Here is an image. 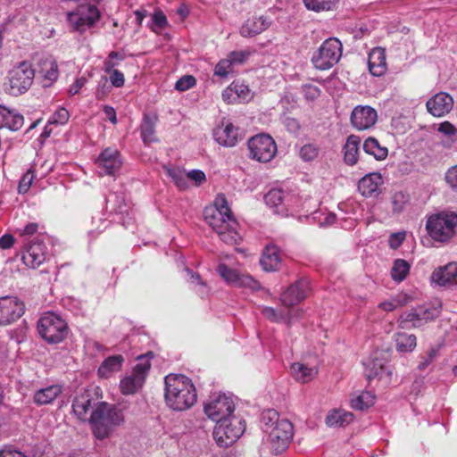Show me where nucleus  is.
<instances>
[{
    "mask_svg": "<svg viewBox=\"0 0 457 457\" xmlns=\"http://www.w3.org/2000/svg\"><path fill=\"white\" fill-rule=\"evenodd\" d=\"M384 179L379 172H370L358 182V190L365 197H377L382 192Z\"/></svg>",
    "mask_w": 457,
    "mask_h": 457,
    "instance_id": "aec40b11",
    "label": "nucleus"
},
{
    "mask_svg": "<svg viewBox=\"0 0 457 457\" xmlns=\"http://www.w3.org/2000/svg\"><path fill=\"white\" fill-rule=\"evenodd\" d=\"M46 259V246L40 241H32L25 248L21 255L24 265L30 269H37Z\"/></svg>",
    "mask_w": 457,
    "mask_h": 457,
    "instance_id": "f3484780",
    "label": "nucleus"
},
{
    "mask_svg": "<svg viewBox=\"0 0 457 457\" xmlns=\"http://www.w3.org/2000/svg\"><path fill=\"white\" fill-rule=\"evenodd\" d=\"M380 353H375L374 355L363 364L365 366V375L368 379L382 376L386 371V361L379 357Z\"/></svg>",
    "mask_w": 457,
    "mask_h": 457,
    "instance_id": "2f4dec72",
    "label": "nucleus"
},
{
    "mask_svg": "<svg viewBox=\"0 0 457 457\" xmlns=\"http://www.w3.org/2000/svg\"><path fill=\"white\" fill-rule=\"evenodd\" d=\"M280 420L278 413L275 410L270 409L263 411L262 414V423L264 432L268 434L272 427L277 425Z\"/></svg>",
    "mask_w": 457,
    "mask_h": 457,
    "instance_id": "8fccbe9b",
    "label": "nucleus"
},
{
    "mask_svg": "<svg viewBox=\"0 0 457 457\" xmlns=\"http://www.w3.org/2000/svg\"><path fill=\"white\" fill-rule=\"evenodd\" d=\"M260 263L266 271L278 270L281 263L280 251L278 246L268 245L263 250Z\"/></svg>",
    "mask_w": 457,
    "mask_h": 457,
    "instance_id": "cd10ccee",
    "label": "nucleus"
},
{
    "mask_svg": "<svg viewBox=\"0 0 457 457\" xmlns=\"http://www.w3.org/2000/svg\"><path fill=\"white\" fill-rule=\"evenodd\" d=\"M188 180L194 181L196 186H200L206 180V176L201 170H192L187 172Z\"/></svg>",
    "mask_w": 457,
    "mask_h": 457,
    "instance_id": "338daca9",
    "label": "nucleus"
},
{
    "mask_svg": "<svg viewBox=\"0 0 457 457\" xmlns=\"http://www.w3.org/2000/svg\"><path fill=\"white\" fill-rule=\"evenodd\" d=\"M438 315L436 308L420 306L403 312L398 319L399 327L403 329L419 328L434 320Z\"/></svg>",
    "mask_w": 457,
    "mask_h": 457,
    "instance_id": "ddd939ff",
    "label": "nucleus"
},
{
    "mask_svg": "<svg viewBox=\"0 0 457 457\" xmlns=\"http://www.w3.org/2000/svg\"><path fill=\"white\" fill-rule=\"evenodd\" d=\"M353 414L343 409H335L328 412L326 417V424L328 427H345L353 420Z\"/></svg>",
    "mask_w": 457,
    "mask_h": 457,
    "instance_id": "473e14b6",
    "label": "nucleus"
},
{
    "mask_svg": "<svg viewBox=\"0 0 457 457\" xmlns=\"http://www.w3.org/2000/svg\"><path fill=\"white\" fill-rule=\"evenodd\" d=\"M217 272L230 286L236 287H247L252 290H258L259 283L250 275L241 274L237 270L220 263L217 267Z\"/></svg>",
    "mask_w": 457,
    "mask_h": 457,
    "instance_id": "dca6fc26",
    "label": "nucleus"
},
{
    "mask_svg": "<svg viewBox=\"0 0 457 457\" xmlns=\"http://www.w3.org/2000/svg\"><path fill=\"white\" fill-rule=\"evenodd\" d=\"M96 223H99V225L97 226V228H92L88 231L89 236L96 237V235H98L99 233L104 231L108 227V224H109V222L105 219H103L101 217H97V218L93 217L92 224L95 225Z\"/></svg>",
    "mask_w": 457,
    "mask_h": 457,
    "instance_id": "0e129e2a",
    "label": "nucleus"
},
{
    "mask_svg": "<svg viewBox=\"0 0 457 457\" xmlns=\"http://www.w3.org/2000/svg\"><path fill=\"white\" fill-rule=\"evenodd\" d=\"M286 192L287 191L280 188H272L264 196L267 205L274 208L275 212L278 214L285 212V207H283V205Z\"/></svg>",
    "mask_w": 457,
    "mask_h": 457,
    "instance_id": "e433bc0d",
    "label": "nucleus"
},
{
    "mask_svg": "<svg viewBox=\"0 0 457 457\" xmlns=\"http://www.w3.org/2000/svg\"><path fill=\"white\" fill-rule=\"evenodd\" d=\"M204 410L207 417L216 423L226 421L229 417L235 416V403L226 394L213 395L204 403Z\"/></svg>",
    "mask_w": 457,
    "mask_h": 457,
    "instance_id": "1a4fd4ad",
    "label": "nucleus"
},
{
    "mask_svg": "<svg viewBox=\"0 0 457 457\" xmlns=\"http://www.w3.org/2000/svg\"><path fill=\"white\" fill-rule=\"evenodd\" d=\"M37 331L48 344H58L67 337L69 327L60 315L48 312L38 320Z\"/></svg>",
    "mask_w": 457,
    "mask_h": 457,
    "instance_id": "423d86ee",
    "label": "nucleus"
},
{
    "mask_svg": "<svg viewBox=\"0 0 457 457\" xmlns=\"http://www.w3.org/2000/svg\"><path fill=\"white\" fill-rule=\"evenodd\" d=\"M305 205L306 201L302 202L301 198L297 195L287 191L283 205V207H285V212L281 213V215H294L298 212L300 207L302 209H305Z\"/></svg>",
    "mask_w": 457,
    "mask_h": 457,
    "instance_id": "a19ab883",
    "label": "nucleus"
},
{
    "mask_svg": "<svg viewBox=\"0 0 457 457\" xmlns=\"http://www.w3.org/2000/svg\"><path fill=\"white\" fill-rule=\"evenodd\" d=\"M186 271L189 276L188 281L191 284L199 286L200 289H199L198 293L202 296L205 295L208 293V288H207L206 283L202 280L200 275L197 273H195L192 270H190L188 268L186 269Z\"/></svg>",
    "mask_w": 457,
    "mask_h": 457,
    "instance_id": "4d7b16f0",
    "label": "nucleus"
},
{
    "mask_svg": "<svg viewBox=\"0 0 457 457\" xmlns=\"http://www.w3.org/2000/svg\"><path fill=\"white\" fill-rule=\"evenodd\" d=\"M38 64V73L43 78L42 86L48 87L58 79L59 71L57 62L52 56H46L41 58Z\"/></svg>",
    "mask_w": 457,
    "mask_h": 457,
    "instance_id": "bb28decb",
    "label": "nucleus"
},
{
    "mask_svg": "<svg viewBox=\"0 0 457 457\" xmlns=\"http://www.w3.org/2000/svg\"><path fill=\"white\" fill-rule=\"evenodd\" d=\"M395 337V347L399 353L412 352L417 345L416 337L404 332H397Z\"/></svg>",
    "mask_w": 457,
    "mask_h": 457,
    "instance_id": "58836bf2",
    "label": "nucleus"
},
{
    "mask_svg": "<svg viewBox=\"0 0 457 457\" xmlns=\"http://www.w3.org/2000/svg\"><path fill=\"white\" fill-rule=\"evenodd\" d=\"M309 289L307 278L298 279L281 294L280 301L286 307L296 305L306 297Z\"/></svg>",
    "mask_w": 457,
    "mask_h": 457,
    "instance_id": "6ab92c4d",
    "label": "nucleus"
},
{
    "mask_svg": "<svg viewBox=\"0 0 457 457\" xmlns=\"http://www.w3.org/2000/svg\"><path fill=\"white\" fill-rule=\"evenodd\" d=\"M361 138L357 136L351 135L344 146V159L348 165H354L358 161L359 145Z\"/></svg>",
    "mask_w": 457,
    "mask_h": 457,
    "instance_id": "c9c22d12",
    "label": "nucleus"
},
{
    "mask_svg": "<svg viewBox=\"0 0 457 457\" xmlns=\"http://www.w3.org/2000/svg\"><path fill=\"white\" fill-rule=\"evenodd\" d=\"M204 219L224 243L237 245L241 240L237 231L238 222L228 207L224 195H218L213 205L205 208Z\"/></svg>",
    "mask_w": 457,
    "mask_h": 457,
    "instance_id": "f257e3e1",
    "label": "nucleus"
},
{
    "mask_svg": "<svg viewBox=\"0 0 457 457\" xmlns=\"http://www.w3.org/2000/svg\"><path fill=\"white\" fill-rule=\"evenodd\" d=\"M253 97L249 87L244 83L234 81L222 92V98L225 102L231 104L235 102H248Z\"/></svg>",
    "mask_w": 457,
    "mask_h": 457,
    "instance_id": "b1692460",
    "label": "nucleus"
},
{
    "mask_svg": "<svg viewBox=\"0 0 457 457\" xmlns=\"http://www.w3.org/2000/svg\"><path fill=\"white\" fill-rule=\"evenodd\" d=\"M0 457H27L22 452L12 448L5 447L0 450Z\"/></svg>",
    "mask_w": 457,
    "mask_h": 457,
    "instance_id": "774afa93",
    "label": "nucleus"
},
{
    "mask_svg": "<svg viewBox=\"0 0 457 457\" xmlns=\"http://www.w3.org/2000/svg\"><path fill=\"white\" fill-rule=\"evenodd\" d=\"M293 378L300 383H308L312 380L318 373L314 367H309L301 362H295L290 367Z\"/></svg>",
    "mask_w": 457,
    "mask_h": 457,
    "instance_id": "72a5a7b5",
    "label": "nucleus"
},
{
    "mask_svg": "<svg viewBox=\"0 0 457 457\" xmlns=\"http://www.w3.org/2000/svg\"><path fill=\"white\" fill-rule=\"evenodd\" d=\"M233 71V65L228 58L221 59L215 66L214 75L226 78Z\"/></svg>",
    "mask_w": 457,
    "mask_h": 457,
    "instance_id": "5fc2aeb1",
    "label": "nucleus"
},
{
    "mask_svg": "<svg viewBox=\"0 0 457 457\" xmlns=\"http://www.w3.org/2000/svg\"><path fill=\"white\" fill-rule=\"evenodd\" d=\"M25 312V304L16 296L0 297V327L19 320Z\"/></svg>",
    "mask_w": 457,
    "mask_h": 457,
    "instance_id": "4468645a",
    "label": "nucleus"
},
{
    "mask_svg": "<svg viewBox=\"0 0 457 457\" xmlns=\"http://www.w3.org/2000/svg\"><path fill=\"white\" fill-rule=\"evenodd\" d=\"M342 51V43L336 37H329L313 53L312 62L318 70H328L338 62Z\"/></svg>",
    "mask_w": 457,
    "mask_h": 457,
    "instance_id": "0eeeda50",
    "label": "nucleus"
},
{
    "mask_svg": "<svg viewBox=\"0 0 457 457\" xmlns=\"http://www.w3.org/2000/svg\"><path fill=\"white\" fill-rule=\"evenodd\" d=\"M410 297L405 294L397 295L378 304V308L385 312H393L397 308L406 305L410 302Z\"/></svg>",
    "mask_w": 457,
    "mask_h": 457,
    "instance_id": "a18cd8bd",
    "label": "nucleus"
},
{
    "mask_svg": "<svg viewBox=\"0 0 457 457\" xmlns=\"http://www.w3.org/2000/svg\"><path fill=\"white\" fill-rule=\"evenodd\" d=\"M245 421L237 416L229 417L226 421L216 423L213 437L221 447L233 445L245 432Z\"/></svg>",
    "mask_w": 457,
    "mask_h": 457,
    "instance_id": "6e6552de",
    "label": "nucleus"
},
{
    "mask_svg": "<svg viewBox=\"0 0 457 457\" xmlns=\"http://www.w3.org/2000/svg\"><path fill=\"white\" fill-rule=\"evenodd\" d=\"M124 358L120 354L112 355L104 360L97 370V374L102 378H109L113 373L120 370Z\"/></svg>",
    "mask_w": 457,
    "mask_h": 457,
    "instance_id": "7c9ffc66",
    "label": "nucleus"
},
{
    "mask_svg": "<svg viewBox=\"0 0 457 457\" xmlns=\"http://www.w3.org/2000/svg\"><path fill=\"white\" fill-rule=\"evenodd\" d=\"M437 354L436 349H430L426 356L421 357V361L418 365V369L420 370H424L427 367H428L436 359Z\"/></svg>",
    "mask_w": 457,
    "mask_h": 457,
    "instance_id": "69168bd1",
    "label": "nucleus"
},
{
    "mask_svg": "<svg viewBox=\"0 0 457 457\" xmlns=\"http://www.w3.org/2000/svg\"><path fill=\"white\" fill-rule=\"evenodd\" d=\"M34 179V173L31 170H29L21 179L18 185V192L20 194H25L30 188Z\"/></svg>",
    "mask_w": 457,
    "mask_h": 457,
    "instance_id": "052dcab7",
    "label": "nucleus"
},
{
    "mask_svg": "<svg viewBox=\"0 0 457 457\" xmlns=\"http://www.w3.org/2000/svg\"><path fill=\"white\" fill-rule=\"evenodd\" d=\"M168 175L170 177L175 185L181 190L187 188V173L179 169H168Z\"/></svg>",
    "mask_w": 457,
    "mask_h": 457,
    "instance_id": "09e8293b",
    "label": "nucleus"
},
{
    "mask_svg": "<svg viewBox=\"0 0 457 457\" xmlns=\"http://www.w3.org/2000/svg\"><path fill=\"white\" fill-rule=\"evenodd\" d=\"M168 26L166 15L162 11H155L152 16V24L149 26L152 31L159 33Z\"/></svg>",
    "mask_w": 457,
    "mask_h": 457,
    "instance_id": "3c124183",
    "label": "nucleus"
},
{
    "mask_svg": "<svg viewBox=\"0 0 457 457\" xmlns=\"http://www.w3.org/2000/svg\"><path fill=\"white\" fill-rule=\"evenodd\" d=\"M23 123L24 118L21 114L0 105V129L6 128L16 131L22 127Z\"/></svg>",
    "mask_w": 457,
    "mask_h": 457,
    "instance_id": "c85d7f7f",
    "label": "nucleus"
},
{
    "mask_svg": "<svg viewBox=\"0 0 457 457\" xmlns=\"http://www.w3.org/2000/svg\"><path fill=\"white\" fill-rule=\"evenodd\" d=\"M153 357L152 352L137 357V363L120 381V390L122 395H135L143 387L151 368L150 359Z\"/></svg>",
    "mask_w": 457,
    "mask_h": 457,
    "instance_id": "39448f33",
    "label": "nucleus"
},
{
    "mask_svg": "<svg viewBox=\"0 0 457 457\" xmlns=\"http://www.w3.org/2000/svg\"><path fill=\"white\" fill-rule=\"evenodd\" d=\"M213 137L215 141L226 147L235 146L238 140L241 139V133L239 128L233 125L230 121H222L213 130Z\"/></svg>",
    "mask_w": 457,
    "mask_h": 457,
    "instance_id": "a211bd4d",
    "label": "nucleus"
},
{
    "mask_svg": "<svg viewBox=\"0 0 457 457\" xmlns=\"http://www.w3.org/2000/svg\"><path fill=\"white\" fill-rule=\"evenodd\" d=\"M62 392V386L58 384L50 385L40 388L34 393L33 402L35 404L46 405L52 403Z\"/></svg>",
    "mask_w": 457,
    "mask_h": 457,
    "instance_id": "c756f323",
    "label": "nucleus"
},
{
    "mask_svg": "<svg viewBox=\"0 0 457 457\" xmlns=\"http://www.w3.org/2000/svg\"><path fill=\"white\" fill-rule=\"evenodd\" d=\"M303 92L304 97L309 101L317 99L320 95V89L317 86L312 84L304 85L303 87Z\"/></svg>",
    "mask_w": 457,
    "mask_h": 457,
    "instance_id": "e2e57ef3",
    "label": "nucleus"
},
{
    "mask_svg": "<svg viewBox=\"0 0 457 457\" xmlns=\"http://www.w3.org/2000/svg\"><path fill=\"white\" fill-rule=\"evenodd\" d=\"M375 396L372 393L369 391H363L358 395L351 398V407L362 411L367 409L374 404Z\"/></svg>",
    "mask_w": 457,
    "mask_h": 457,
    "instance_id": "c03bdc74",
    "label": "nucleus"
},
{
    "mask_svg": "<svg viewBox=\"0 0 457 457\" xmlns=\"http://www.w3.org/2000/svg\"><path fill=\"white\" fill-rule=\"evenodd\" d=\"M410 271V264L407 261L397 259L394 262L391 269V277L396 282H402L405 279Z\"/></svg>",
    "mask_w": 457,
    "mask_h": 457,
    "instance_id": "49530a36",
    "label": "nucleus"
},
{
    "mask_svg": "<svg viewBox=\"0 0 457 457\" xmlns=\"http://www.w3.org/2000/svg\"><path fill=\"white\" fill-rule=\"evenodd\" d=\"M409 200V196L402 191L393 194L391 203L395 212H401Z\"/></svg>",
    "mask_w": 457,
    "mask_h": 457,
    "instance_id": "864d4df0",
    "label": "nucleus"
},
{
    "mask_svg": "<svg viewBox=\"0 0 457 457\" xmlns=\"http://www.w3.org/2000/svg\"><path fill=\"white\" fill-rule=\"evenodd\" d=\"M431 279L440 287H453L457 285V262H450L439 267L432 273Z\"/></svg>",
    "mask_w": 457,
    "mask_h": 457,
    "instance_id": "5701e85b",
    "label": "nucleus"
},
{
    "mask_svg": "<svg viewBox=\"0 0 457 457\" xmlns=\"http://www.w3.org/2000/svg\"><path fill=\"white\" fill-rule=\"evenodd\" d=\"M270 21L265 16H254L247 19L240 28V35L244 37H253L265 31Z\"/></svg>",
    "mask_w": 457,
    "mask_h": 457,
    "instance_id": "393cba45",
    "label": "nucleus"
},
{
    "mask_svg": "<svg viewBox=\"0 0 457 457\" xmlns=\"http://www.w3.org/2000/svg\"><path fill=\"white\" fill-rule=\"evenodd\" d=\"M370 72L375 77H380L387 71L386 51L382 47L373 48L368 57Z\"/></svg>",
    "mask_w": 457,
    "mask_h": 457,
    "instance_id": "a878e982",
    "label": "nucleus"
},
{
    "mask_svg": "<svg viewBox=\"0 0 457 457\" xmlns=\"http://www.w3.org/2000/svg\"><path fill=\"white\" fill-rule=\"evenodd\" d=\"M363 150L366 154L374 156L376 160H384L388 154L387 148L381 146L374 137H369L364 141Z\"/></svg>",
    "mask_w": 457,
    "mask_h": 457,
    "instance_id": "ea45409f",
    "label": "nucleus"
},
{
    "mask_svg": "<svg viewBox=\"0 0 457 457\" xmlns=\"http://www.w3.org/2000/svg\"><path fill=\"white\" fill-rule=\"evenodd\" d=\"M262 314L272 322H282L286 321L290 323L292 320V312L291 311H278L272 307H262L261 310Z\"/></svg>",
    "mask_w": 457,
    "mask_h": 457,
    "instance_id": "37998d69",
    "label": "nucleus"
},
{
    "mask_svg": "<svg viewBox=\"0 0 457 457\" xmlns=\"http://www.w3.org/2000/svg\"><path fill=\"white\" fill-rule=\"evenodd\" d=\"M196 83L195 77L192 75H186L180 78L175 84V88L178 91L183 92L193 87Z\"/></svg>",
    "mask_w": 457,
    "mask_h": 457,
    "instance_id": "680f3d73",
    "label": "nucleus"
},
{
    "mask_svg": "<svg viewBox=\"0 0 457 457\" xmlns=\"http://www.w3.org/2000/svg\"><path fill=\"white\" fill-rule=\"evenodd\" d=\"M90 423L93 434L97 439L108 437L116 427L122 425L125 421L123 409L105 402H101L92 411Z\"/></svg>",
    "mask_w": 457,
    "mask_h": 457,
    "instance_id": "7ed1b4c3",
    "label": "nucleus"
},
{
    "mask_svg": "<svg viewBox=\"0 0 457 457\" xmlns=\"http://www.w3.org/2000/svg\"><path fill=\"white\" fill-rule=\"evenodd\" d=\"M155 118L145 114L140 126L141 137L145 144H151L157 140L155 137Z\"/></svg>",
    "mask_w": 457,
    "mask_h": 457,
    "instance_id": "4c0bfd02",
    "label": "nucleus"
},
{
    "mask_svg": "<svg viewBox=\"0 0 457 457\" xmlns=\"http://www.w3.org/2000/svg\"><path fill=\"white\" fill-rule=\"evenodd\" d=\"M112 202H117V205L112 208L113 212L120 214L127 212L126 204L124 203V198L122 196H120L115 193H110L106 197V204H110Z\"/></svg>",
    "mask_w": 457,
    "mask_h": 457,
    "instance_id": "6e6d98bb",
    "label": "nucleus"
},
{
    "mask_svg": "<svg viewBox=\"0 0 457 457\" xmlns=\"http://www.w3.org/2000/svg\"><path fill=\"white\" fill-rule=\"evenodd\" d=\"M426 229L436 242L448 243L456 234L457 214L453 212H440L428 217Z\"/></svg>",
    "mask_w": 457,
    "mask_h": 457,
    "instance_id": "20e7f679",
    "label": "nucleus"
},
{
    "mask_svg": "<svg viewBox=\"0 0 457 457\" xmlns=\"http://www.w3.org/2000/svg\"><path fill=\"white\" fill-rule=\"evenodd\" d=\"M303 218L309 223H318L320 227H327L335 223L336 215L332 212H323L321 211L312 212L310 215H304Z\"/></svg>",
    "mask_w": 457,
    "mask_h": 457,
    "instance_id": "79ce46f5",
    "label": "nucleus"
},
{
    "mask_svg": "<svg viewBox=\"0 0 457 457\" xmlns=\"http://www.w3.org/2000/svg\"><path fill=\"white\" fill-rule=\"evenodd\" d=\"M251 53L247 50H240V51H232L228 54V58L230 61L231 64L234 66L244 63Z\"/></svg>",
    "mask_w": 457,
    "mask_h": 457,
    "instance_id": "bf43d9fd",
    "label": "nucleus"
},
{
    "mask_svg": "<svg viewBox=\"0 0 457 457\" xmlns=\"http://www.w3.org/2000/svg\"><path fill=\"white\" fill-rule=\"evenodd\" d=\"M70 118L68 110L63 107H59L49 119V123L56 125L65 124Z\"/></svg>",
    "mask_w": 457,
    "mask_h": 457,
    "instance_id": "13d9d810",
    "label": "nucleus"
},
{
    "mask_svg": "<svg viewBox=\"0 0 457 457\" xmlns=\"http://www.w3.org/2000/svg\"><path fill=\"white\" fill-rule=\"evenodd\" d=\"M426 106L433 116L442 117L453 109V99L449 94L440 92L428 99Z\"/></svg>",
    "mask_w": 457,
    "mask_h": 457,
    "instance_id": "4be33fe9",
    "label": "nucleus"
},
{
    "mask_svg": "<svg viewBox=\"0 0 457 457\" xmlns=\"http://www.w3.org/2000/svg\"><path fill=\"white\" fill-rule=\"evenodd\" d=\"M308 10L314 12L329 11L336 7L338 0H303Z\"/></svg>",
    "mask_w": 457,
    "mask_h": 457,
    "instance_id": "de8ad7c7",
    "label": "nucleus"
},
{
    "mask_svg": "<svg viewBox=\"0 0 457 457\" xmlns=\"http://www.w3.org/2000/svg\"><path fill=\"white\" fill-rule=\"evenodd\" d=\"M96 164L100 176H116L122 165L120 154L117 149L105 148L98 155Z\"/></svg>",
    "mask_w": 457,
    "mask_h": 457,
    "instance_id": "2eb2a0df",
    "label": "nucleus"
},
{
    "mask_svg": "<svg viewBox=\"0 0 457 457\" xmlns=\"http://www.w3.org/2000/svg\"><path fill=\"white\" fill-rule=\"evenodd\" d=\"M250 158L259 162H269L277 154L278 149L274 139L267 134H259L248 141Z\"/></svg>",
    "mask_w": 457,
    "mask_h": 457,
    "instance_id": "9b49d317",
    "label": "nucleus"
},
{
    "mask_svg": "<svg viewBox=\"0 0 457 457\" xmlns=\"http://www.w3.org/2000/svg\"><path fill=\"white\" fill-rule=\"evenodd\" d=\"M293 436L294 428L292 423L288 420L281 419L268 433V441L271 452L278 454L286 451Z\"/></svg>",
    "mask_w": 457,
    "mask_h": 457,
    "instance_id": "f8f14e48",
    "label": "nucleus"
},
{
    "mask_svg": "<svg viewBox=\"0 0 457 457\" xmlns=\"http://www.w3.org/2000/svg\"><path fill=\"white\" fill-rule=\"evenodd\" d=\"M164 398L172 410L182 411L196 402L197 394L192 380L182 374H169L164 378Z\"/></svg>",
    "mask_w": 457,
    "mask_h": 457,
    "instance_id": "f03ea898",
    "label": "nucleus"
},
{
    "mask_svg": "<svg viewBox=\"0 0 457 457\" xmlns=\"http://www.w3.org/2000/svg\"><path fill=\"white\" fill-rule=\"evenodd\" d=\"M91 396L87 391L77 395L72 403V411L74 414L81 420L87 419V414L91 407Z\"/></svg>",
    "mask_w": 457,
    "mask_h": 457,
    "instance_id": "f704fd0d",
    "label": "nucleus"
},
{
    "mask_svg": "<svg viewBox=\"0 0 457 457\" xmlns=\"http://www.w3.org/2000/svg\"><path fill=\"white\" fill-rule=\"evenodd\" d=\"M377 112L370 106H356L351 114V122L359 130L372 127L377 120Z\"/></svg>",
    "mask_w": 457,
    "mask_h": 457,
    "instance_id": "412c9836",
    "label": "nucleus"
},
{
    "mask_svg": "<svg viewBox=\"0 0 457 457\" xmlns=\"http://www.w3.org/2000/svg\"><path fill=\"white\" fill-rule=\"evenodd\" d=\"M35 78V70L29 62H21L14 66L8 74L11 95L18 96L25 93L31 87Z\"/></svg>",
    "mask_w": 457,
    "mask_h": 457,
    "instance_id": "9d476101",
    "label": "nucleus"
},
{
    "mask_svg": "<svg viewBox=\"0 0 457 457\" xmlns=\"http://www.w3.org/2000/svg\"><path fill=\"white\" fill-rule=\"evenodd\" d=\"M319 154V147L314 144H305L299 149V155L304 162L313 161Z\"/></svg>",
    "mask_w": 457,
    "mask_h": 457,
    "instance_id": "603ef678",
    "label": "nucleus"
}]
</instances>
